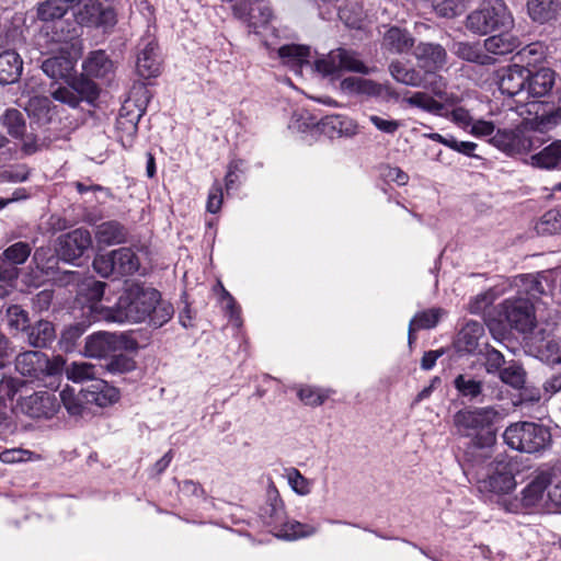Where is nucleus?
<instances>
[{"instance_id": "nucleus-52", "label": "nucleus", "mask_w": 561, "mask_h": 561, "mask_svg": "<svg viewBox=\"0 0 561 561\" xmlns=\"http://www.w3.org/2000/svg\"><path fill=\"white\" fill-rule=\"evenodd\" d=\"M116 130L122 146L124 148H130L137 136L138 124L126 121L125 118H117Z\"/></svg>"}, {"instance_id": "nucleus-5", "label": "nucleus", "mask_w": 561, "mask_h": 561, "mask_svg": "<svg viewBox=\"0 0 561 561\" xmlns=\"http://www.w3.org/2000/svg\"><path fill=\"white\" fill-rule=\"evenodd\" d=\"M503 440L514 450L535 454L549 446L551 434L549 428L541 424L520 421L506 427Z\"/></svg>"}, {"instance_id": "nucleus-2", "label": "nucleus", "mask_w": 561, "mask_h": 561, "mask_svg": "<svg viewBox=\"0 0 561 561\" xmlns=\"http://www.w3.org/2000/svg\"><path fill=\"white\" fill-rule=\"evenodd\" d=\"M528 113L534 114L530 119H525L523 126L516 129H499L490 139V142L514 156L526 153L536 149L541 144L537 133H545L561 124V106H554L547 102L533 101L527 104Z\"/></svg>"}, {"instance_id": "nucleus-44", "label": "nucleus", "mask_w": 561, "mask_h": 561, "mask_svg": "<svg viewBox=\"0 0 561 561\" xmlns=\"http://www.w3.org/2000/svg\"><path fill=\"white\" fill-rule=\"evenodd\" d=\"M83 394L84 391L76 393L72 388L67 387L59 393V404L62 403L70 415H81L84 410V404L88 403Z\"/></svg>"}, {"instance_id": "nucleus-36", "label": "nucleus", "mask_w": 561, "mask_h": 561, "mask_svg": "<svg viewBox=\"0 0 561 561\" xmlns=\"http://www.w3.org/2000/svg\"><path fill=\"white\" fill-rule=\"evenodd\" d=\"M278 56L284 62L293 68L310 66V48L304 45H284L278 49Z\"/></svg>"}, {"instance_id": "nucleus-59", "label": "nucleus", "mask_w": 561, "mask_h": 561, "mask_svg": "<svg viewBox=\"0 0 561 561\" xmlns=\"http://www.w3.org/2000/svg\"><path fill=\"white\" fill-rule=\"evenodd\" d=\"M539 357L547 364L554 365L561 363V345L558 341L548 340L539 350Z\"/></svg>"}, {"instance_id": "nucleus-21", "label": "nucleus", "mask_w": 561, "mask_h": 561, "mask_svg": "<svg viewBox=\"0 0 561 561\" xmlns=\"http://www.w3.org/2000/svg\"><path fill=\"white\" fill-rule=\"evenodd\" d=\"M414 57L422 68L435 70L446 64L447 53L439 44L420 43L414 48Z\"/></svg>"}, {"instance_id": "nucleus-29", "label": "nucleus", "mask_w": 561, "mask_h": 561, "mask_svg": "<svg viewBox=\"0 0 561 561\" xmlns=\"http://www.w3.org/2000/svg\"><path fill=\"white\" fill-rule=\"evenodd\" d=\"M499 35H492L484 39L483 46L486 53L492 55H507L520 46L518 36L506 31H500Z\"/></svg>"}, {"instance_id": "nucleus-32", "label": "nucleus", "mask_w": 561, "mask_h": 561, "mask_svg": "<svg viewBox=\"0 0 561 561\" xmlns=\"http://www.w3.org/2000/svg\"><path fill=\"white\" fill-rule=\"evenodd\" d=\"M444 314V310L440 308H432L417 312L409 323V344L414 341L413 333L417 330H428L437 325L440 317Z\"/></svg>"}, {"instance_id": "nucleus-27", "label": "nucleus", "mask_w": 561, "mask_h": 561, "mask_svg": "<svg viewBox=\"0 0 561 561\" xmlns=\"http://www.w3.org/2000/svg\"><path fill=\"white\" fill-rule=\"evenodd\" d=\"M106 284L95 279H87L80 285L79 294L84 296L89 304L83 307V313L91 316L93 321H103L104 319H96L94 307L104 308L100 301L104 295Z\"/></svg>"}, {"instance_id": "nucleus-8", "label": "nucleus", "mask_w": 561, "mask_h": 561, "mask_svg": "<svg viewBox=\"0 0 561 561\" xmlns=\"http://www.w3.org/2000/svg\"><path fill=\"white\" fill-rule=\"evenodd\" d=\"M136 347V341L127 335L110 332L94 333L85 341V354L95 358L107 357L117 351L135 350Z\"/></svg>"}, {"instance_id": "nucleus-10", "label": "nucleus", "mask_w": 561, "mask_h": 561, "mask_svg": "<svg viewBox=\"0 0 561 561\" xmlns=\"http://www.w3.org/2000/svg\"><path fill=\"white\" fill-rule=\"evenodd\" d=\"M316 70L324 76L333 75L340 70L368 73V68L357 58L356 53L344 48L331 50L325 57L313 64Z\"/></svg>"}, {"instance_id": "nucleus-47", "label": "nucleus", "mask_w": 561, "mask_h": 561, "mask_svg": "<svg viewBox=\"0 0 561 561\" xmlns=\"http://www.w3.org/2000/svg\"><path fill=\"white\" fill-rule=\"evenodd\" d=\"M71 87L80 95V101L92 103L99 95L96 84L84 77L73 78L70 82Z\"/></svg>"}, {"instance_id": "nucleus-20", "label": "nucleus", "mask_w": 561, "mask_h": 561, "mask_svg": "<svg viewBox=\"0 0 561 561\" xmlns=\"http://www.w3.org/2000/svg\"><path fill=\"white\" fill-rule=\"evenodd\" d=\"M77 58L69 50L60 49L55 56L42 62V70L51 79L68 80L75 69Z\"/></svg>"}, {"instance_id": "nucleus-14", "label": "nucleus", "mask_w": 561, "mask_h": 561, "mask_svg": "<svg viewBox=\"0 0 561 561\" xmlns=\"http://www.w3.org/2000/svg\"><path fill=\"white\" fill-rule=\"evenodd\" d=\"M233 15L257 33L272 21L274 13L266 0H247L233 9Z\"/></svg>"}, {"instance_id": "nucleus-41", "label": "nucleus", "mask_w": 561, "mask_h": 561, "mask_svg": "<svg viewBox=\"0 0 561 561\" xmlns=\"http://www.w3.org/2000/svg\"><path fill=\"white\" fill-rule=\"evenodd\" d=\"M83 316L87 318V320L72 323L65 328L62 331L60 343L66 351H71L75 347L77 341L84 334L88 327L94 322L91 319V316L84 313Z\"/></svg>"}, {"instance_id": "nucleus-15", "label": "nucleus", "mask_w": 561, "mask_h": 561, "mask_svg": "<svg viewBox=\"0 0 561 561\" xmlns=\"http://www.w3.org/2000/svg\"><path fill=\"white\" fill-rule=\"evenodd\" d=\"M136 69L145 79L157 77L160 73V55L157 41L153 35L146 34L137 46Z\"/></svg>"}, {"instance_id": "nucleus-58", "label": "nucleus", "mask_w": 561, "mask_h": 561, "mask_svg": "<svg viewBox=\"0 0 561 561\" xmlns=\"http://www.w3.org/2000/svg\"><path fill=\"white\" fill-rule=\"evenodd\" d=\"M33 260L42 272L49 273L57 264V259L49 247H41L35 250Z\"/></svg>"}, {"instance_id": "nucleus-1", "label": "nucleus", "mask_w": 561, "mask_h": 561, "mask_svg": "<svg viewBox=\"0 0 561 561\" xmlns=\"http://www.w3.org/2000/svg\"><path fill=\"white\" fill-rule=\"evenodd\" d=\"M96 319L108 322L139 323L148 319L149 324L161 328L173 314V306L161 299L160 293L139 283L127 284L112 308L94 307Z\"/></svg>"}, {"instance_id": "nucleus-39", "label": "nucleus", "mask_w": 561, "mask_h": 561, "mask_svg": "<svg viewBox=\"0 0 561 561\" xmlns=\"http://www.w3.org/2000/svg\"><path fill=\"white\" fill-rule=\"evenodd\" d=\"M455 54L469 62H476L479 65H491L494 62V59L490 57L488 54L483 53L478 45L459 42L455 44Z\"/></svg>"}, {"instance_id": "nucleus-45", "label": "nucleus", "mask_w": 561, "mask_h": 561, "mask_svg": "<svg viewBox=\"0 0 561 561\" xmlns=\"http://www.w3.org/2000/svg\"><path fill=\"white\" fill-rule=\"evenodd\" d=\"M316 533V527L307 524H301L297 520H291L285 523L282 526L277 536L286 540H295L298 538L312 536Z\"/></svg>"}, {"instance_id": "nucleus-33", "label": "nucleus", "mask_w": 561, "mask_h": 561, "mask_svg": "<svg viewBox=\"0 0 561 561\" xmlns=\"http://www.w3.org/2000/svg\"><path fill=\"white\" fill-rule=\"evenodd\" d=\"M531 164L541 169L561 168V140H556L530 157Z\"/></svg>"}, {"instance_id": "nucleus-54", "label": "nucleus", "mask_w": 561, "mask_h": 561, "mask_svg": "<svg viewBox=\"0 0 561 561\" xmlns=\"http://www.w3.org/2000/svg\"><path fill=\"white\" fill-rule=\"evenodd\" d=\"M31 254V247L26 242H16L3 252V257L12 265L24 263Z\"/></svg>"}, {"instance_id": "nucleus-26", "label": "nucleus", "mask_w": 561, "mask_h": 561, "mask_svg": "<svg viewBox=\"0 0 561 561\" xmlns=\"http://www.w3.org/2000/svg\"><path fill=\"white\" fill-rule=\"evenodd\" d=\"M83 397L88 403H94L98 407H107L119 399V392L104 380L98 379L84 390Z\"/></svg>"}, {"instance_id": "nucleus-4", "label": "nucleus", "mask_w": 561, "mask_h": 561, "mask_svg": "<svg viewBox=\"0 0 561 561\" xmlns=\"http://www.w3.org/2000/svg\"><path fill=\"white\" fill-rule=\"evenodd\" d=\"M514 25V19L504 0H481L477 9L466 18V28L476 35H488L497 31H507Z\"/></svg>"}, {"instance_id": "nucleus-22", "label": "nucleus", "mask_w": 561, "mask_h": 561, "mask_svg": "<svg viewBox=\"0 0 561 561\" xmlns=\"http://www.w3.org/2000/svg\"><path fill=\"white\" fill-rule=\"evenodd\" d=\"M484 334L483 325L478 321H468L459 331L456 340V348L459 353L474 354L479 351V341Z\"/></svg>"}, {"instance_id": "nucleus-12", "label": "nucleus", "mask_w": 561, "mask_h": 561, "mask_svg": "<svg viewBox=\"0 0 561 561\" xmlns=\"http://www.w3.org/2000/svg\"><path fill=\"white\" fill-rule=\"evenodd\" d=\"M76 22L80 26L113 27L116 22V12L111 7H104L98 0H84L75 13Z\"/></svg>"}, {"instance_id": "nucleus-48", "label": "nucleus", "mask_w": 561, "mask_h": 561, "mask_svg": "<svg viewBox=\"0 0 561 561\" xmlns=\"http://www.w3.org/2000/svg\"><path fill=\"white\" fill-rule=\"evenodd\" d=\"M499 376L504 383L519 389L525 383L526 373L520 365L513 362L507 367L502 368Z\"/></svg>"}, {"instance_id": "nucleus-56", "label": "nucleus", "mask_w": 561, "mask_h": 561, "mask_svg": "<svg viewBox=\"0 0 561 561\" xmlns=\"http://www.w3.org/2000/svg\"><path fill=\"white\" fill-rule=\"evenodd\" d=\"M8 324L18 331H25L28 327V314L20 306L12 305L7 308Z\"/></svg>"}, {"instance_id": "nucleus-49", "label": "nucleus", "mask_w": 561, "mask_h": 561, "mask_svg": "<svg viewBox=\"0 0 561 561\" xmlns=\"http://www.w3.org/2000/svg\"><path fill=\"white\" fill-rule=\"evenodd\" d=\"M546 50L541 43H531L519 49L516 57L528 67L535 66L545 59Z\"/></svg>"}, {"instance_id": "nucleus-61", "label": "nucleus", "mask_w": 561, "mask_h": 561, "mask_svg": "<svg viewBox=\"0 0 561 561\" xmlns=\"http://www.w3.org/2000/svg\"><path fill=\"white\" fill-rule=\"evenodd\" d=\"M504 363L505 358L500 351L485 345L484 367L488 374L500 373Z\"/></svg>"}, {"instance_id": "nucleus-42", "label": "nucleus", "mask_w": 561, "mask_h": 561, "mask_svg": "<svg viewBox=\"0 0 561 561\" xmlns=\"http://www.w3.org/2000/svg\"><path fill=\"white\" fill-rule=\"evenodd\" d=\"M67 378L75 382L96 379L100 368L87 362H73L66 368Z\"/></svg>"}, {"instance_id": "nucleus-40", "label": "nucleus", "mask_w": 561, "mask_h": 561, "mask_svg": "<svg viewBox=\"0 0 561 561\" xmlns=\"http://www.w3.org/2000/svg\"><path fill=\"white\" fill-rule=\"evenodd\" d=\"M72 8L68 0H45L37 5V16L42 21L61 19Z\"/></svg>"}, {"instance_id": "nucleus-43", "label": "nucleus", "mask_w": 561, "mask_h": 561, "mask_svg": "<svg viewBox=\"0 0 561 561\" xmlns=\"http://www.w3.org/2000/svg\"><path fill=\"white\" fill-rule=\"evenodd\" d=\"M454 386L462 397L470 400L477 399L483 390V382L467 374L458 375L454 380Z\"/></svg>"}, {"instance_id": "nucleus-34", "label": "nucleus", "mask_w": 561, "mask_h": 561, "mask_svg": "<svg viewBox=\"0 0 561 561\" xmlns=\"http://www.w3.org/2000/svg\"><path fill=\"white\" fill-rule=\"evenodd\" d=\"M113 257L117 276L133 275L140 266L138 256L130 248L113 250Z\"/></svg>"}, {"instance_id": "nucleus-63", "label": "nucleus", "mask_w": 561, "mask_h": 561, "mask_svg": "<svg viewBox=\"0 0 561 561\" xmlns=\"http://www.w3.org/2000/svg\"><path fill=\"white\" fill-rule=\"evenodd\" d=\"M145 113V107L137 104L136 101L128 99L126 100L117 118H125L131 123L138 124Z\"/></svg>"}, {"instance_id": "nucleus-60", "label": "nucleus", "mask_w": 561, "mask_h": 561, "mask_svg": "<svg viewBox=\"0 0 561 561\" xmlns=\"http://www.w3.org/2000/svg\"><path fill=\"white\" fill-rule=\"evenodd\" d=\"M94 271L102 277L116 275L113 251L106 254H99L93 260Z\"/></svg>"}, {"instance_id": "nucleus-13", "label": "nucleus", "mask_w": 561, "mask_h": 561, "mask_svg": "<svg viewBox=\"0 0 561 561\" xmlns=\"http://www.w3.org/2000/svg\"><path fill=\"white\" fill-rule=\"evenodd\" d=\"M91 245L92 238L89 230L78 228L58 238L56 253L62 261L71 263L80 259Z\"/></svg>"}, {"instance_id": "nucleus-30", "label": "nucleus", "mask_w": 561, "mask_h": 561, "mask_svg": "<svg viewBox=\"0 0 561 561\" xmlns=\"http://www.w3.org/2000/svg\"><path fill=\"white\" fill-rule=\"evenodd\" d=\"M127 229L116 220L104 221L96 226L95 239L103 245L119 244L127 239Z\"/></svg>"}, {"instance_id": "nucleus-64", "label": "nucleus", "mask_w": 561, "mask_h": 561, "mask_svg": "<svg viewBox=\"0 0 561 561\" xmlns=\"http://www.w3.org/2000/svg\"><path fill=\"white\" fill-rule=\"evenodd\" d=\"M51 96L54 100L67 104L73 108L79 106V104L81 103L80 95L76 93L70 83L66 87H58L56 90L51 92Z\"/></svg>"}, {"instance_id": "nucleus-38", "label": "nucleus", "mask_w": 561, "mask_h": 561, "mask_svg": "<svg viewBox=\"0 0 561 561\" xmlns=\"http://www.w3.org/2000/svg\"><path fill=\"white\" fill-rule=\"evenodd\" d=\"M341 90L348 94L379 95L381 85L364 78L348 77L341 81Z\"/></svg>"}, {"instance_id": "nucleus-16", "label": "nucleus", "mask_w": 561, "mask_h": 561, "mask_svg": "<svg viewBox=\"0 0 561 561\" xmlns=\"http://www.w3.org/2000/svg\"><path fill=\"white\" fill-rule=\"evenodd\" d=\"M551 483V474L549 472H540L535 479L523 490L522 504L525 508L537 513H548L546 489Z\"/></svg>"}, {"instance_id": "nucleus-11", "label": "nucleus", "mask_w": 561, "mask_h": 561, "mask_svg": "<svg viewBox=\"0 0 561 561\" xmlns=\"http://www.w3.org/2000/svg\"><path fill=\"white\" fill-rule=\"evenodd\" d=\"M503 313L512 328L528 333L536 325V316L533 301L522 296L507 298L502 304Z\"/></svg>"}, {"instance_id": "nucleus-3", "label": "nucleus", "mask_w": 561, "mask_h": 561, "mask_svg": "<svg viewBox=\"0 0 561 561\" xmlns=\"http://www.w3.org/2000/svg\"><path fill=\"white\" fill-rule=\"evenodd\" d=\"M500 416L492 407L461 409L453 416L456 433L469 437L465 450V461L472 467L483 465L492 458L496 445V430L494 422Z\"/></svg>"}, {"instance_id": "nucleus-62", "label": "nucleus", "mask_w": 561, "mask_h": 561, "mask_svg": "<svg viewBox=\"0 0 561 561\" xmlns=\"http://www.w3.org/2000/svg\"><path fill=\"white\" fill-rule=\"evenodd\" d=\"M297 394L306 405L311 407L323 404L328 398V394L323 393L320 389L310 386L301 387Z\"/></svg>"}, {"instance_id": "nucleus-57", "label": "nucleus", "mask_w": 561, "mask_h": 561, "mask_svg": "<svg viewBox=\"0 0 561 561\" xmlns=\"http://www.w3.org/2000/svg\"><path fill=\"white\" fill-rule=\"evenodd\" d=\"M542 232H561V208H553L545 213L538 226Z\"/></svg>"}, {"instance_id": "nucleus-18", "label": "nucleus", "mask_w": 561, "mask_h": 561, "mask_svg": "<svg viewBox=\"0 0 561 561\" xmlns=\"http://www.w3.org/2000/svg\"><path fill=\"white\" fill-rule=\"evenodd\" d=\"M1 124L9 135L23 141V150L30 154L36 150L35 139L26 134V123L22 112L16 108H8L1 116Z\"/></svg>"}, {"instance_id": "nucleus-24", "label": "nucleus", "mask_w": 561, "mask_h": 561, "mask_svg": "<svg viewBox=\"0 0 561 561\" xmlns=\"http://www.w3.org/2000/svg\"><path fill=\"white\" fill-rule=\"evenodd\" d=\"M23 71V60L21 56L11 49L4 50L0 54V83L12 84L15 83Z\"/></svg>"}, {"instance_id": "nucleus-50", "label": "nucleus", "mask_w": 561, "mask_h": 561, "mask_svg": "<svg viewBox=\"0 0 561 561\" xmlns=\"http://www.w3.org/2000/svg\"><path fill=\"white\" fill-rule=\"evenodd\" d=\"M104 367L111 374H125L135 369L136 362L130 356L119 353L110 356Z\"/></svg>"}, {"instance_id": "nucleus-9", "label": "nucleus", "mask_w": 561, "mask_h": 561, "mask_svg": "<svg viewBox=\"0 0 561 561\" xmlns=\"http://www.w3.org/2000/svg\"><path fill=\"white\" fill-rule=\"evenodd\" d=\"M515 485L512 466L504 458L490 461L485 477L479 480V489L483 492L508 493Z\"/></svg>"}, {"instance_id": "nucleus-6", "label": "nucleus", "mask_w": 561, "mask_h": 561, "mask_svg": "<svg viewBox=\"0 0 561 561\" xmlns=\"http://www.w3.org/2000/svg\"><path fill=\"white\" fill-rule=\"evenodd\" d=\"M66 360L61 356L49 358L39 351H26L15 357V370L24 377L42 379L46 376L59 375Z\"/></svg>"}, {"instance_id": "nucleus-51", "label": "nucleus", "mask_w": 561, "mask_h": 561, "mask_svg": "<svg viewBox=\"0 0 561 561\" xmlns=\"http://www.w3.org/2000/svg\"><path fill=\"white\" fill-rule=\"evenodd\" d=\"M404 101L411 106L419 107L434 115L442 110V106L436 103V99L425 92H414L411 96L405 98Z\"/></svg>"}, {"instance_id": "nucleus-55", "label": "nucleus", "mask_w": 561, "mask_h": 561, "mask_svg": "<svg viewBox=\"0 0 561 561\" xmlns=\"http://www.w3.org/2000/svg\"><path fill=\"white\" fill-rule=\"evenodd\" d=\"M287 481L293 491L299 495H308L311 492V482L296 468L286 471Z\"/></svg>"}, {"instance_id": "nucleus-31", "label": "nucleus", "mask_w": 561, "mask_h": 561, "mask_svg": "<svg viewBox=\"0 0 561 561\" xmlns=\"http://www.w3.org/2000/svg\"><path fill=\"white\" fill-rule=\"evenodd\" d=\"M27 342L31 346L42 348L47 347L56 337L54 324L47 320H39L33 325H28Z\"/></svg>"}, {"instance_id": "nucleus-46", "label": "nucleus", "mask_w": 561, "mask_h": 561, "mask_svg": "<svg viewBox=\"0 0 561 561\" xmlns=\"http://www.w3.org/2000/svg\"><path fill=\"white\" fill-rule=\"evenodd\" d=\"M25 385L26 381L18 377L3 376L0 379V404L5 405L7 401H12Z\"/></svg>"}, {"instance_id": "nucleus-53", "label": "nucleus", "mask_w": 561, "mask_h": 561, "mask_svg": "<svg viewBox=\"0 0 561 561\" xmlns=\"http://www.w3.org/2000/svg\"><path fill=\"white\" fill-rule=\"evenodd\" d=\"M433 94L437 98L436 103L442 106L439 112H436L437 116L447 115L453 107L457 106L460 102V98L453 92H447L438 85L432 88Z\"/></svg>"}, {"instance_id": "nucleus-28", "label": "nucleus", "mask_w": 561, "mask_h": 561, "mask_svg": "<svg viewBox=\"0 0 561 561\" xmlns=\"http://www.w3.org/2000/svg\"><path fill=\"white\" fill-rule=\"evenodd\" d=\"M526 7L529 18L534 22L542 24L558 16L561 2L559 0H527Z\"/></svg>"}, {"instance_id": "nucleus-17", "label": "nucleus", "mask_w": 561, "mask_h": 561, "mask_svg": "<svg viewBox=\"0 0 561 561\" xmlns=\"http://www.w3.org/2000/svg\"><path fill=\"white\" fill-rule=\"evenodd\" d=\"M512 286L517 289V296L529 301L547 295L550 288L547 276L543 272L536 274H520L512 279Z\"/></svg>"}, {"instance_id": "nucleus-37", "label": "nucleus", "mask_w": 561, "mask_h": 561, "mask_svg": "<svg viewBox=\"0 0 561 561\" xmlns=\"http://www.w3.org/2000/svg\"><path fill=\"white\" fill-rule=\"evenodd\" d=\"M389 72L397 81L405 85L422 87L424 85V78L420 71L414 68H409L399 60H393L389 65Z\"/></svg>"}, {"instance_id": "nucleus-23", "label": "nucleus", "mask_w": 561, "mask_h": 561, "mask_svg": "<svg viewBox=\"0 0 561 561\" xmlns=\"http://www.w3.org/2000/svg\"><path fill=\"white\" fill-rule=\"evenodd\" d=\"M381 46L391 54H405L414 46V37L407 30L391 26L383 34Z\"/></svg>"}, {"instance_id": "nucleus-7", "label": "nucleus", "mask_w": 561, "mask_h": 561, "mask_svg": "<svg viewBox=\"0 0 561 561\" xmlns=\"http://www.w3.org/2000/svg\"><path fill=\"white\" fill-rule=\"evenodd\" d=\"M59 410L58 396L47 390L36 391L30 396L20 397L11 411L32 419H50Z\"/></svg>"}, {"instance_id": "nucleus-35", "label": "nucleus", "mask_w": 561, "mask_h": 561, "mask_svg": "<svg viewBox=\"0 0 561 561\" xmlns=\"http://www.w3.org/2000/svg\"><path fill=\"white\" fill-rule=\"evenodd\" d=\"M83 69L87 76L103 78L113 69V62L105 51L96 50L90 53L83 62Z\"/></svg>"}, {"instance_id": "nucleus-19", "label": "nucleus", "mask_w": 561, "mask_h": 561, "mask_svg": "<svg viewBox=\"0 0 561 561\" xmlns=\"http://www.w3.org/2000/svg\"><path fill=\"white\" fill-rule=\"evenodd\" d=\"M527 81V68L508 66L497 71V84L503 94L515 96L524 91Z\"/></svg>"}, {"instance_id": "nucleus-25", "label": "nucleus", "mask_w": 561, "mask_h": 561, "mask_svg": "<svg viewBox=\"0 0 561 561\" xmlns=\"http://www.w3.org/2000/svg\"><path fill=\"white\" fill-rule=\"evenodd\" d=\"M527 94L533 98L548 95L554 84V72L549 68H540L535 73L527 69Z\"/></svg>"}]
</instances>
